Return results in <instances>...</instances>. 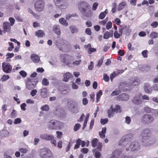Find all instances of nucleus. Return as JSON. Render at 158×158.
Instances as JSON below:
<instances>
[{"label": "nucleus", "mask_w": 158, "mask_h": 158, "mask_svg": "<svg viewBox=\"0 0 158 158\" xmlns=\"http://www.w3.org/2000/svg\"><path fill=\"white\" fill-rule=\"evenodd\" d=\"M150 131L148 129H145L143 131L141 134L142 138V142H144V141L148 139L150 134Z\"/></svg>", "instance_id": "obj_10"}, {"label": "nucleus", "mask_w": 158, "mask_h": 158, "mask_svg": "<svg viewBox=\"0 0 158 158\" xmlns=\"http://www.w3.org/2000/svg\"><path fill=\"white\" fill-rule=\"evenodd\" d=\"M81 140L80 139L78 138L75 141L76 144L74 146V149H76L79 148L81 144Z\"/></svg>", "instance_id": "obj_29"}, {"label": "nucleus", "mask_w": 158, "mask_h": 158, "mask_svg": "<svg viewBox=\"0 0 158 158\" xmlns=\"http://www.w3.org/2000/svg\"><path fill=\"white\" fill-rule=\"evenodd\" d=\"M41 109L42 110L48 111L49 109V107L48 105H45L44 106L41 107Z\"/></svg>", "instance_id": "obj_48"}, {"label": "nucleus", "mask_w": 158, "mask_h": 158, "mask_svg": "<svg viewBox=\"0 0 158 158\" xmlns=\"http://www.w3.org/2000/svg\"><path fill=\"white\" fill-rule=\"evenodd\" d=\"M59 22L60 23L65 26H67L68 24L66 20L64 18H62L59 19Z\"/></svg>", "instance_id": "obj_30"}, {"label": "nucleus", "mask_w": 158, "mask_h": 158, "mask_svg": "<svg viewBox=\"0 0 158 158\" xmlns=\"http://www.w3.org/2000/svg\"><path fill=\"white\" fill-rule=\"evenodd\" d=\"M122 35L120 33H118L117 30L115 31L114 33V36L115 38L118 39Z\"/></svg>", "instance_id": "obj_41"}, {"label": "nucleus", "mask_w": 158, "mask_h": 158, "mask_svg": "<svg viewBox=\"0 0 158 158\" xmlns=\"http://www.w3.org/2000/svg\"><path fill=\"white\" fill-rule=\"evenodd\" d=\"M97 146L98 147L97 148V149L100 151H101L102 150V148L103 146L102 143L101 142H98Z\"/></svg>", "instance_id": "obj_46"}, {"label": "nucleus", "mask_w": 158, "mask_h": 158, "mask_svg": "<svg viewBox=\"0 0 158 158\" xmlns=\"http://www.w3.org/2000/svg\"><path fill=\"white\" fill-rule=\"evenodd\" d=\"M126 3L125 2H123L120 3L118 6V11H120L122 10L124 8V7L126 6Z\"/></svg>", "instance_id": "obj_32"}, {"label": "nucleus", "mask_w": 158, "mask_h": 158, "mask_svg": "<svg viewBox=\"0 0 158 158\" xmlns=\"http://www.w3.org/2000/svg\"><path fill=\"white\" fill-rule=\"evenodd\" d=\"M102 91L101 90H99L96 95V99L98 102L100 99V97L102 95Z\"/></svg>", "instance_id": "obj_39"}, {"label": "nucleus", "mask_w": 158, "mask_h": 158, "mask_svg": "<svg viewBox=\"0 0 158 158\" xmlns=\"http://www.w3.org/2000/svg\"><path fill=\"white\" fill-rule=\"evenodd\" d=\"M108 19H107V18H106L105 19L100 21L99 22V24L101 25H105L106 24V23L107 22V21Z\"/></svg>", "instance_id": "obj_53"}, {"label": "nucleus", "mask_w": 158, "mask_h": 158, "mask_svg": "<svg viewBox=\"0 0 158 158\" xmlns=\"http://www.w3.org/2000/svg\"><path fill=\"white\" fill-rule=\"evenodd\" d=\"M131 31V29L129 27H128L126 29L125 31L124 32V33L127 35H129Z\"/></svg>", "instance_id": "obj_44"}, {"label": "nucleus", "mask_w": 158, "mask_h": 158, "mask_svg": "<svg viewBox=\"0 0 158 158\" xmlns=\"http://www.w3.org/2000/svg\"><path fill=\"white\" fill-rule=\"evenodd\" d=\"M154 120V118L151 115L146 114L142 117V121L145 124H149L152 123Z\"/></svg>", "instance_id": "obj_4"}, {"label": "nucleus", "mask_w": 158, "mask_h": 158, "mask_svg": "<svg viewBox=\"0 0 158 158\" xmlns=\"http://www.w3.org/2000/svg\"><path fill=\"white\" fill-rule=\"evenodd\" d=\"M133 134L131 133L124 135L121 139L119 142V145H121L124 142L130 140L133 137Z\"/></svg>", "instance_id": "obj_12"}, {"label": "nucleus", "mask_w": 158, "mask_h": 158, "mask_svg": "<svg viewBox=\"0 0 158 158\" xmlns=\"http://www.w3.org/2000/svg\"><path fill=\"white\" fill-rule=\"evenodd\" d=\"M14 56V54L13 53H8L6 54V56L7 59H9L13 57Z\"/></svg>", "instance_id": "obj_59"}, {"label": "nucleus", "mask_w": 158, "mask_h": 158, "mask_svg": "<svg viewBox=\"0 0 158 158\" xmlns=\"http://www.w3.org/2000/svg\"><path fill=\"white\" fill-rule=\"evenodd\" d=\"M96 51V49L94 48H88V53L89 54H91L92 52H95Z\"/></svg>", "instance_id": "obj_62"}, {"label": "nucleus", "mask_w": 158, "mask_h": 158, "mask_svg": "<svg viewBox=\"0 0 158 158\" xmlns=\"http://www.w3.org/2000/svg\"><path fill=\"white\" fill-rule=\"evenodd\" d=\"M151 25L153 28H156L158 25V23L157 21H155L151 24Z\"/></svg>", "instance_id": "obj_54"}, {"label": "nucleus", "mask_w": 158, "mask_h": 158, "mask_svg": "<svg viewBox=\"0 0 158 158\" xmlns=\"http://www.w3.org/2000/svg\"><path fill=\"white\" fill-rule=\"evenodd\" d=\"M54 1L56 6H57L58 8L61 9H65L68 6V3H62L59 5L61 2L60 0H54Z\"/></svg>", "instance_id": "obj_15"}, {"label": "nucleus", "mask_w": 158, "mask_h": 158, "mask_svg": "<svg viewBox=\"0 0 158 158\" xmlns=\"http://www.w3.org/2000/svg\"><path fill=\"white\" fill-rule=\"evenodd\" d=\"M98 140L97 138L93 139L91 142L92 147L94 148L96 147L98 145Z\"/></svg>", "instance_id": "obj_34"}, {"label": "nucleus", "mask_w": 158, "mask_h": 158, "mask_svg": "<svg viewBox=\"0 0 158 158\" xmlns=\"http://www.w3.org/2000/svg\"><path fill=\"white\" fill-rule=\"evenodd\" d=\"M89 4L84 1L80 2L78 5V7L81 12H85L89 7Z\"/></svg>", "instance_id": "obj_3"}, {"label": "nucleus", "mask_w": 158, "mask_h": 158, "mask_svg": "<svg viewBox=\"0 0 158 158\" xmlns=\"http://www.w3.org/2000/svg\"><path fill=\"white\" fill-rule=\"evenodd\" d=\"M42 84L43 85L47 86L49 85V82L47 79L44 78L42 81Z\"/></svg>", "instance_id": "obj_42"}, {"label": "nucleus", "mask_w": 158, "mask_h": 158, "mask_svg": "<svg viewBox=\"0 0 158 158\" xmlns=\"http://www.w3.org/2000/svg\"><path fill=\"white\" fill-rule=\"evenodd\" d=\"M11 26L8 22H4L2 25L3 31L5 33L6 32H10L11 30Z\"/></svg>", "instance_id": "obj_13"}, {"label": "nucleus", "mask_w": 158, "mask_h": 158, "mask_svg": "<svg viewBox=\"0 0 158 158\" xmlns=\"http://www.w3.org/2000/svg\"><path fill=\"white\" fill-rule=\"evenodd\" d=\"M144 90L146 93L150 94L152 92V89L149 84H146L144 86Z\"/></svg>", "instance_id": "obj_19"}, {"label": "nucleus", "mask_w": 158, "mask_h": 158, "mask_svg": "<svg viewBox=\"0 0 158 158\" xmlns=\"http://www.w3.org/2000/svg\"><path fill=\"white\" fill-rule=\"evenodd\" d=\"M21 122V120L20 118H17L15 119L14 120V123L15 124L20 123Z\"/></svg>", "instance_id": "obj_58"}, {"label": "nucleus", "mask_w": 158, "mask_h": 158, "mask_svg": "<svg viewBox=\"0 0 158 158\" xmlns=\"http://www.w3.org/2000/svg\"><path fill=\"white\" fill-rule=\"evenodd\" d=\"M10 116L11 118H15L17 116L16 111L15 110H13L12 111Z\"/></svg>", "instance_id": "obj_40"}, {"label": "nucleus", "mask_w": 158, "mask_h": 158, "mask_svg": "<svg viewBox=\"0 0 158 158\" xmlns=\"http://www.w3.org/2000/svg\"><path fill=\"white\" fill-rule=\"evenodd\" d=\"M113 110L114 112L116 113H120L121 112V110L120 109V107L118 105H116L115 106L114 108H113Z\"/></svg>", "instance_id": "obj_36"}, {"label": "nucleus", "mask_w": 158, "mask_h": 158, "mask_svg": "<svg viewBox=\"0 0 158 158\" xmlns=\"http://www.w3.org/2000/svg\"><path fill=\"white\" fill-rule=\"evenodd\" d=\"M57 134L56 137L58 138L61 139L62 138L63 135V133L62 132L60 131H57L56 132Z\"/></svg>", "instance_id": "obj_51"}, {"label": "nucleus", "mask_w": 158, "mask_h": 158, "mask_svg": "<svg viewBox=\"0 0 158 158\" xmlns=\"http://www.w3.org/2000/svg\"><path fill=\"white\" fill-rule=\"evenodd\" d=\"M19 150L20 152L23 153H26L28 151L27 149L23 148H20Z\"/></svg>", "instance_id": "obj_61"}, {"label": "nucleus", "mask_w": 158, "mask_h": 158, "mask_svg": "<svg viewBox=\"0 0 158 158\" xmlns=\"http://www.w3.org/2000/svg\"><path fill=\"white\" fill-rule=\"evenodd\" d=\"M31 60L35 63L38 62L40 60L39 56L36 54H32L31 56Z\"/></svg>", "instance_id": "obj_21"}, {"label": "nucleus", "mask_w": 158, "mask_h": 158, "mask_svg": "<svg viewBox=\"0 0 158 158\" xmlns=\"http://www.w3.org/2000/svg\"><path fill=\"white\" fill-rule=\"evenodd\" d=\"M117 76L115 72H114L110 75V78L111 81H112L113 79Z\"/></svg>", "instance_id": "obj_43"}, {"label": "nucleus", "mask_w": 158, "mask_h": 158, "mask_svg": "<svg viewBox=\"0 0 158 158\" xmlns=\"http://www.w3.org/2000/svg\"><path fill=\"white\" fill-rule=\"evenodd\" d=\"M131 121L130 117L129 116H126L125 118V122L128 124H130Z\"/></svg>", "instance_id": "obj_55"}, {"label": "nucleus", "mask_w": 158, "mask_h": 158, "mask_svg": "<svg viewBox=\"0 0 158 158\" xmlns=\"http://www.w3.org/2000/svg\"><path fill=\"white\" fill-rule=\"evenodd\" d=\"M108 121V119L106 118L105 119H101L100 120V122L102 124L104 125L107 123Z\"/></svg>", "instance_id": "obj_50"}, {"label": "nucleus", "mask_w": 158, "mask_h": 158, "mask_svg": "<svg viewBox=\"0 0 158 158\" xmlns=\"http://www.w3.org/2000/svg\"><path fill=\"white\" fill-rule=\"evenodd\" d=\"M72 76L73 75L72 74L69 72H67L63 75L64 78L63 81L67 82L71 77H72Z\"/></svg>", "instance_id": "obj_22"}, {"label": "nucleus", "mask_w": 158, "mask_h": 158, "mask_svg": "<svg viewBox=\"0 0 158 158\" xmlns=\"http://www.w3.org/2000/svg\"><path fill=\"white\" fill-rule=\"evenodd\" d=\"M69 29L71 32L72 34L75 33H77L78 32V30L75 26H72L69 27Z\"/></svg>", "instance_id": "obj_33"}, {"label": "nucleus", "mask_w": 158, "mask_h": 158, "mask_svg": "<svg viewBox=\"0 0 158 158\" xmlns=\"http://www.w3.org/2000/svg\"><path fill=\"white\" fill-rule=\"evenodd\" d=\"M60 123V122L56 120H52L48 123V127L51 129H56Z\"/></svg>", "instance_id": "obj_7"}, {"label": "nucleus", "mask_w": 158, "mask_h": 158, "mask_svg": "<svg viewBox=\"0 0 158 158\" xmlns=\"http://www.w3.org/2000/svg\"><path fill=\"white\" fill-rule=\"evenodd\" d=\"M40 156L42 158H53V154L51 151L46 148L40 150Z\"/></svg>", "instance_id": "obj_2"}, {"label": "nucleus", "mask_w": 158, "mask_h": 158, "mask_svg": "<svg viewBox=\"0 0 158 158\" xmlns=\"http://www.w3.org/2000/svg\"><path fill=\"white\" fill-rule=\"evenodd\" d=\"M129 147L131 150L135 151L140 149V145L137 142H133L131 143Z\"/></svg>", "instance_id": "obj_14"}, {"label": "nucleus", "mask_w": 158, "mask_h": 158, "mask_svg": "<svg viewBox=\"0 0 158 158\" xmlns=\"http://www.w3.org/2000/svg\"><path fill=\"white\" fill-rule=\"evenodd\" d=\"M140 83L139 78H136L133 80H130L129 82L127 83L126 82H121L119 85V88L123 91H125L129 90L131 87L138 85Z\"/></svg>", "instance_id": "obj_1"}, {"label": "nucleus", "mask_w": 158, "mask_h": 158, "mask_svg": "<svg viewBox=\"0 0 158 158\" xmlns=\"http://www.w3.org/2000/svg\"><path fill=\"white\" fill-rule=\"evenodd\" d=\"M35 35L38 37H42L45 35L43 31L41 30H39L35 32Z\"/></svg>", "instance_id": "obj_27"}, {"label": "nucleus", "mask_w": 158, "mask_h": 158, "mask_svg": "<svg viewBox=\"0 0 158 158\" xmlns=\"http://www.w3.org/2000/svg\"><path fill=\"white\" fill-rule=\"evenodd\" d=\"M113 31H106L103 35V38L105 39H108L110 37H112L113 36Z\"/></svg>", "instance_id": "obj_20"}, {"label": "nucleus", "mask_w": 158, "mask_h": 158, "mask_svg": "<svg viewBox=\"0 0 158 158\" xmlns=\"http://www.w3.org/2000/svg\"><path fill=\"white\" fill-rule=\"evenodd\" d=\"M150 37L153 39L158 38V33L155 31H152L150 34Z\"/></svg>", "instance_id": "obj_37"}, {"label": "nucleus", "mask_w": 158, "mask_h": 158, "mask_svg": "<svg viewBox=\"0 0 158 158\" xmlns=\"http://www.w3.org/2000/svg\"><path fill=\"white\" fill-rule=\"evenodd\" d=\"M35 80L33 79H29L26 83V87L28 89L30 90L34 88L35 87Z\"/></svg>", "instance_id": "obj_11"}, {"label": "nucleus", "mask_w": 158, "mask_h": 158, "mask_svg": "<svg viewBox=\"0 0 158 158\" xmlns=\"http://www.w3.org/2000/svg\"><path fill=\"white\" fill-rule=\"evenodd\" d=\"M103 58H101L98 60V63L97 64V66L99 67L102 65L103 61Z\"/></svg>", "instance_id": "obj_60"}, {"label": "nucleus", "mask_w": 158, "mask_h": 158, "mask_svg": "<svg viewBox=\"0 0 158 158\" xmlns=\"http://www.w3.org/2000/svg\"><path fill=\"white\" fill-rule=\"evenodd\" d=\"M121 152L117 149L115 150L113 153L111 158H118Z\"/></svg>", "instance_id": "obj_25"}, {"label": "nucleus", "mask_w": 158, "mask_h": 158, "mask_svg": "<svg viewBox=\"0 0 158 158\" xmlns=\"http://www.w3.org/2000/svg\"><path fill=\"white\" fill-rule=\"evenodd\" d=\"M144 111L146 113H149L151 111V108L148 107H146L144 108Z\"/></svg>", "instance_id": "obj_63"}, {"label": "nucleus", "mask_w": 158, "mask_h": 158, "mask_svg": "<svg viewBox=\"0 0 158 158\" xmlns=\"http://www.w3.org/2000/svg\"><path fill=\"white\" fill-rule=\"evenodd\" d=\"M35 10L39 12L43 11L44 8V2L43 1L41 0L37 1L35 3Z\"/></svg>", "instance_id": "obj_5"}, {"label": "nucleus", "mask_w": 158, "mask_h": 158, "mask_svg": "<svg viewBox=\"0 0 158 158\" xmlns=\"http://www.w3.org/2000/svg\"><path fill=\"white\" fill-rule=\"evenodd\" d=\"M70 103V107L72 108L74 113H77L79 112V107L78 103L75 101L72 100L68 102Z\"/></svg>", "instance_id": "obj_9"}, {"label": "nucleus", "mask_w": 158, "mask_h": 158, "mask_svg": "<svg viewBox=\"0 0 158 158\" xmlns=\"http://www.w3.org/2000/svg\"><path fill=\"white\" fill-rule=\"evenodd\" d=\"M40 94L43 98H46L47 96V89L46 88H44L41 89Z\"/></svg>", "instance_id": "obj_26"}, {"label": "nucleus", "mask_w": 158, "mask_h": 158, "mask_svg": "<svg viewBox=\"0 0 158 158\" xmlns=\"http://www.w3.org/2000/svg\"><path fill=\"white\" fill-rule=\"evenodd\" d=\"M129 99V96L128 94L123 93L119 95L117 97V99L119 101H127Z\"/></svg>", "instance_id": "obj_16"}, {"label": "nucleus", "mask_w": 158, "mask_h": 158, "mask_svg": "<svg viewBox=\"0 0 158 158\" xmlns=\"http://www.w3.org/2000/svg\"><path fill=\"white\" fill-rule=\"evenodd\" d=\"M113 106L111 105L110 109L107 110V113L108 116V117H111L113 116L114 114V112L113 110Z\"/></svg>", "instance_id": "obj_23"}, {"label": "nucleus", "mask_w": 158, "mask_h": 158, "mask_svg": "<svg viewBox=\"0 0 158 158\" xmlns=\"http://www.w3.org/2000/svg\"><path fill=\"white\" fill-rule=\"evenodd\" d=\"M134 103L136 105H139L142 102V100L140 98L139 96H135L132 100Z\"/></svg>", "instance_id": "obj_18"}, {"label": "nucleus", "mask_w": 158, "mask_h": 158, "mask_svg": "<svg viewBox=\"0 0 158 158\" xmlns=\"http://www.w3.org/2000/svg\"><path fill=\"white\" fill-rule=\"evenodd\" d=\"M2 69L3 71L6 73H10L11 72L12 67L9 63H2Z\"/></svg>", "instance_id": "obj_8"}, {"label": "nucleus", "mask_w": 158, "mask_h": 158, "mask_svg": "<svg viewBox=\"0 0 158 158\" xmlns=\"http://www.w3.org/2000/svg\"><path fill=\"white\" fill-rule=\"evenodd\" d=\"M106 131V128L105 127L102 128L101 131L99 132V135L100 137L102 139H104L105 137V133Z\"/></svg>", "instance_id": "obj_24"}, {"label": "nucleus", "mask_w": 158, "mask_h": 158, "mask_svg": "<svg viewBox=\"0 0 158 158\" xmlns=\"http://www.w3.org/2000/svg\"><path fill=\"white\" fill-rule=\"evenodd\" d=\"M81 151L83 154H86L88 152L89 149L86 148H84L81 149Z\"/></svg>", "instance_id": "obj_56"}, {"label": "nucleus", "mask_w": 158, "mask_h": 158, "mask_svg": "<svg viewBox=\"0 0 158 158\" xmlns=\"http://www.w3.org/2000/svg\"><path fill=\"white\" fill-rule=\"evenodd\" d=\"M10 76L6 75H4L1 78V80L2 82L5 81L10 78Z\"/></svg>", "instance_id": "obj_38"}, {"label": "nucleus", "mask_w": 158, "mask_h": 158, "mask_svg": "<svg viewBox=\"0 0 158 158\" xmlns=\"http://www.w3.org/2000/svg\"><path fill=\"white\" fill-rule=\"evenodd\" d=\"M40 137L41 139L47 140H50L53 139L54 138V137L53 135L48 134L41 135Z\"/></svg>", "instance_id": "obj_17"}, {"label": "nucleus", "mask_w": 158, "mask_h": 158, "mask_svg": "<svg viewBox=\"0 0 158 158\" xmlns=\"http://www.w3.org/2000/svg\"><path fill=\"white\" fill-rule=\"evenodd\" d=\"M77 16V15L76 14H73L71 15L68 14L66 15V19L67 20H69L72 17Z\"/></svg>", "instance_id": "obj_49"}, {"label": "nucleus", "mask_w": 158, "mask_h": 158, "mask_svg": "<svg viewBox=\"0 0 158 158\" xmlns=\"http://www.w3.org/2000/svg\"><path fill=\"white\" fill-rule=\"evenodd\" d=\"M142 54L144 57L147 58L148 56V51L147 50L143 51L142 52Z\"/></svg>", "instance_id": "obj_52"}, {"label": "nucleus", "mask_w": 158, "mask_h": 158, "mask_svg": "<svg viewBox=\"0 0 158 158\" xmlns=\"http://www.w3.org/2000/svg\"><path fill=\"white\" fill-rule=\"evenodd\" d=\"M121 93V90L119 89H116L113 91L110 94V96L112 97L117 95Z\"/></svg>", "instance_id": "obj_35"}, {"label": "nucleus", "mask_w": 158, "mask_h": 158, "mask_svg": "<svg viewBox=\"0 0 158 158\" xmlns=\"http://www.w3.org/2000/svg\"><path fill=\"white\" fill-rule=\"evenodd\" d=\"M106 28L107 30H109L112 27V22L109 21L106 24Z\"/></svg>", "instance_id": "obj_45"}, {"label": "nucleus", "mask_w": 158, "mask_h": 158, "mask_svg": "<svg viewBox=\"0 0 158 158\" xmlns=\"http://www.w3.org/2000/svg\"><path fill=\"white\" fill-rule=\"evenodd\" d=\"M81 125L79 123H77L74 126L73 130L74 131H77L80 127Z\"/></svg>", "instance_id": "obj_47"}, {"label": "nucleus", "mask_w": 158, "mask_h": 158, "mask_svg": "<svg viewBox=\"0 0 158 158\" xmlns=\"http://www.w3.org/2000/svg\"><path fill=\"white\" fill-rule=\"evenodd\" d=\"M108 13L107 9H106L104 12H102L100 13L99 15V18L101 19H103L105 17L106 14Z\"/></svg>", "instance_id": "obj_31"}, {"label": "nucleus", "mask_w": 158, "mask_h": 158, "mask_svg": "<svg viewBox=\"0 0 158 158\" xmlns=\"http://www.w3.org/2000/svg\"><path fill=\"white\" fill-rule=\"evenodd\" d=\"M53 31L54 32L58 35H60L61 34L60 27L59 26H56L54 27L53 29Z\"/></svg>", "instance_id": "obj_28"}, {"label": "nucleus", "mask_w": 158, "mask_h": 158, "mask_svg": "<svg viewBox=\"0 0 158 158\" xmlns=\"http://www.w3.org/2000/svg\"><path fill=\"white\" fill-rule=\"evenodd\" d=\"M103 79L106 82H108L110 80L109 77L108 76H107V74H105L103 77Z\"/></svg>", "instance_id": "obj_57"}, {"label": "nucleus", "mask_w": 158, "mask_h": 158, "mask_svg": "<svg viewBox=\"0 0 158 158\" xmlns=\"http://www.w3.org/2000/svg\"><path fill=\"white\" fill-rule=\"evenodd\" d=\"M114 23H116L117 25H119L121 23V20L118 18H116L114 20Z\"/></svg>", "instance_id": "obj_64"}, {"label": "nucleus", "mask_w": 158, "mask_h": 158, "mask_svg": "<svg viewBox=\"0 0 158 158\" xmlns=\"http://www.w3.org/2000/svg\"><path fill=\"white\" fill-rule=\"evenodd\" d=\"M56 46L59 50L64 51V50L68 48L69 44L65 43L64 40L62 39L59 43L56 44Z\"/></svg>", "instance_id": "obj_6"}]
</instances>
